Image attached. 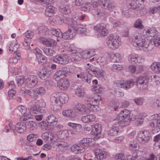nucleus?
<instances>
[{"instance_id": "nucleus-7", "label": "nucleus", "mask_w": 160, "mask_h": 160, "mask_svg": "<svg viewBox=\"0 0 160 160\" xmlns=\"http://www.w3.org/2000/svg\"><path fill=\"white\" fill-rule=\"evenodd\" d=\"M86 70L90 74L93 76H97L98 78L101 80L104 79L105 73L102 70L92 65H90L89 68H87Z\"/></svg>"}, {"instance_id": "nucleus-18", "label": "nucleus", "mask_w": 160, "mask_h": 160, "mask_svg": "<svg viewBox=\"0 0 160 160\" xmlns=\"http://www.w3.org/2000/svg\"><path fill=\"white\" fill-rule=\"evenodd\" d=\"M134 83L135 82L131 79L125 81H118V82L116 84L118 87L127 89L132 87Z\"/></svg>"}, {"instance_id": "nucleus-53", "label": "nucleus", "mask_w": 160, "mask_h": 160, "mask_svg": "<svg viewBox=\"0 0 160 160\" xmlns=\"http://www.w3.org/2000/svg\"><path fill=\"white\" fill-rule=\"evenodd\" d=\"M20 118V120L21 122H24L30 119L31 117V115L27 113L23 114Z\"/></svg>"}, {"instance_id": "nucleus-15", "label": "nucleus", "mask_w": 160, "mask_h": 160, "mask_svg": "<svg viewBox=\"0 0 160 160\" xmlns=\"http://www.w3.org/2000/svg\"><path fill=\"white\" fill-rule=\"evenodd\" d=\"M130 114L129 111L126 109H124L121 111L118 115L122 119L124 122V125H128L130 122V118L128 115Z\"/></svg>"}, {"instance_id": "nucleus-55", "label": "nucleus", "mask_w": 160, "mask_h": 160, "mask_svg": "<svg viewBox=\"0 0 160 160\" xmlns=\"http://www.w3.org/2000/svg\"><path fill=\"white\" fill-rule=\"evenodd\" d=\"M37 1L42 3L44 6H47L53 2V0H37Z\"/></svg>"}, {"instance_id": "nucleus-57", "label": "nucleus", "mask_w": 160, "mask_h": 160, "mask_svg": "<svg viewBox=\"0 0 160 160\" xmlns=\"http://www.w3.org/2000/svg\"><path fill=\"white\" fill-rule=\"evenodd\" d=\"M75 93L77 96L80 97H82L84 94V91L83 89L79 88L76 90Z\"/></svg>"}, {"instance_id": "nucleus-56", "label": "nucleus", "mask_w": 160, "mask_h": 160, "mask_svg": "<svg viewBox=\"0 0 160 160\" xmlns=\"http://www.w3.org/2000/svg\"><path fill=\"white\" fill-rule=\"evenodd\" d=\"M72 149L74 151H77V153H79L83 152L84 150H82L79 145H74L72 148Z\"/></svg>"}, {"instance_id": "nucleus-17", "label": "nucleus", "mask_w": 160, "mask_h": 160, "mask_svg": "<svg viewBox=\"0 0 160 160\" xmlns=\"http://www.w3.org/2000/svg\"><path fill=\"white\" fill-rule=\"evenodd\" d=\"M53 72V70H52L50 68H45L39 70L38 73L41 79L45 80L46 78L51 75Z\"/></svg>"}, {"instance_id": "nucleus-47", "label": "nucleus", "mask_w": 160, "mask_h": 160, "mask_svg": "<svg viewBox=\"0 0 160 160\" xmlns=\"http://www.w3.org/2000/svg\"><path fill=\"white\" fill-rule=\"evenodd\" d=\"M97 62L101 66V68L103 67L107 64V62L105 58L104 57H99L97 59Z\"/></svg>"}, {"instance_id": "nucleus-20", "label": "nucleus", "mask_w": 160, "mask_h": 160, "mask_svg": "<svg viewBox=\"0 0 160 160\" xmlns=\"http://www.w3.org/2000/svg\"><path fill=\"white\" fill-rule=\"evenodd\" d=\"M55 62L61 64H65L68 63L69 58L66 55H59L55 56L54 59Z\"/></svg>"}, {"instance_id": "nucleus-48", "label": "nucleus", "mask_w": 160, "mask_h": 160, "mask_svg": "<svg viewBox=\"0 0 160 160\" xmlns=\"http://www.w3.org/2000/svg\"><path fill=\"white\" fill-rule=\"evenodd\" d=\"M77 31L80 34L85 35H87L89 34V31L86 28L82 27H77Z\"/></svg>"}, {"instance_id": "nucleus-22", "label": "nucleus", "mask_w": 160, "mask_h": 160, "mask_svg": "<svg viewBox=\"0 0 160 160\" xmlns=\"http://www.w3.org/2000/svg\"><path fill=\"white\" fill-rule=\"evenodd\" d=\"M91 140L90 138H84L80 141L78 145L84 150L85 148H88L90 145V143L91 142Z\"/></svg>"}, {"instance_id": "nucleus-9", "label": "nucleus", "mask_w": 160, "mask_h": 160, "mask_svg": "<svg viewBox=\"0 0 160 160\" xmlns=\"http://www.w3.org/2000/svg\"><path fill=\"white\" fill-rule=\"evenodd\" d=\"M143 34L147 40L150 41L157 38L158 32L155 28H152L144 29L143 31Z\"/></svg>"}, {"instance_id": "nucleus-21", "label": "nucleus", "mask_w": 160, "mask_h": 160, "mask_svg": "<svg viewBox=\"0 0 160 160\" xmlns=\"http://www.w3.org/2000/svg\"><path fill=\"white\" fill-rule=\"evenodd\" d=\"M69 85V81L67 78L61 79L57 82L58 87L60 89L62 90L66 89Z\"/></svg>"}, {"instance_id": "nucleus-37", "label": "nucleus", "mask_w": 160, "mask_h": 160, "mask_svg": "<svg viewBox=\"0 0 160 160\" xmlns=\"http://www.w3.org/2000/svg\"><path fill=\"white\" fill-rule=\"evenodd\" d=\"M98 103L96 104L92 103H88L87 104V108L88 110V113H90L91 112H95L97 110V108H98L97 104Z\"/></svg>"}, {"instance_id": "nucleus-44", "label": "nucleus", "mask_w": 160, "mask_h": 160, "mask_svg": "<svg viewBox=\"0 0 160 160\" xmlns=\"http://www.w3.org/2000/svg\"><path fill=\"white\" fill-rule=\"evenodd\" d=\"M142 20L140 19H137L134 24V27L138 29H142L144 28V27L142 25Z\"/></svg>"}, {"instance_id": "nucleus-36", "label": "nucleus", "mask_w": 160, "mask_h": 160, "mask_svg": "<svg viewBox=\"0 0 160 160\" xmlns=\"http://www.w3.org/2000/svg\"><path fill=\"white\" fill-rule=\"evenodd\" d=\"M151 68L155 72L160 73V62L153 63L151 65Z\"/></svg>"}, {"instance_id": "nucleus-5", "label": "nucleus", "mask_w": 160, "mask_h": 160, "mask_svg": "<svg viewBox=\"0 0 160 160\" xmlns=\"http://www.w3.org/2000/svg\"><path fill=\"white\" fill-rule=\"evenodd\" d=\"M148 75L147 73H144L137 78L136 85L140 90H146L148 86Z\"/></svg>"}, {"instance_id": "nucleus-8", "label": "nucleus", "mask_w": 160, "mask_h": 160, "mask_svg": "<svg viewBox=\"0 0 160 160\" xmlns=\"http://www.w3.org/2000/svg\"><path fill=\"white\" fill-rule=\"evenodd\" d=\"M160 113L151 116V118L154 121L150 123V126L152 128L153 133L158 132L160 131Z\"/></svg>"}, {"instance_id": "nucleus-3", "label": "nucleus", "mask_w": 160, "mask_h": 160, "mask_svg": "<svg viewBox=\"0 0 160 160\" xmlns=\"http://www.w3.org/2000/svg\"><path fill=\"white\" fill-rule=\"evenodd\" d=\"M144 1V0H127V3L130 8L136 10L138 11V13L141 14L142 11H145L143 4Z\"/></svg>"}, {"instance_id": "nucleus-14", "label": "nucleus", "mask_w": 160, "mask_h": 160, "mask_svg": "<svg viewBox=\"0 0 160 160\" xmlns=\"http://www.w3.org/2000/svg\"><path fill=\"white\" fill-rule=\"evenodd\" d=\"M92 134L95 135L94 138L95 139H98L102 138L104 136L101 135V132L102 130V127L101 124L98 123H96L92 126Z\"/></svg>"}, {"instance_id": "nucleus-39", "label": "nucleus", "mask_w": 160, "mask_h": 160, "mask_svg": "<svg viewBox=\"0 0 160 160\" xmlns=\"http://www.w3.org/2000/svg\"><path fill=\"white\" fill-rule=\"evenodd\" d=\"M66 75L61 70H59L53 76V78L56 80H58L59 79H62Z\"/></svg>"}, {"instance_id": "nucleus-58", "label": "nucleus", "mask_w": 160, "mask_h": 160, "mask_svg": "<svg viewBox=\"0 0 160 160\" xmlns=\"http://www.w3.org/2000/svg\"><path fill=\"white\" fill-rule=\"evenodd\" d=\"M73 112L71 110H64L62 112V114L66 117H72Z\"/></svg>"}, {"instance_id": "nucleus-49", "label": "nucleus", "mask_w": 160, "mask_h": 160, "mask_svg": "<svg viewBox=\"0 0 160 160\" xmlns=\"http://www.w3.org/2000/svg\"><path fill=\"white\" fill-rule=\"evenodd\" d=\"M86 100L88 102V103L94 104L95 103H96L97 104V103H98L99 101H101V99H96L93 98L87 97Z\"/></svg>"}, {"instance_id": "nucleus-40", "label": "nucleus", "mask_w": 160, "mask_h": 160, "mask_svg": "<svg viewBox=\"0 0 160 160\" xmlns=\"http://www.w3.org/2000/svg\"><path fill=\"white\" fill-rule=\"evenodd\" d=\"M111 57H113L112 60L113 62H121L122 61V57L119 53H113L111 55Z\"/></svg>"}, {"instance_id": "nucleus-11", "label": "nucleus", "mask_w": 160, "mask_h": 160, "mask_svg": "<svg viewBox=\"0 0 160 160\" xmlns=\"http://www.w3.org/2000/svg\"><path fill=\"white\" fill-rule=\"evenodd\" d=\"M151 138V134L148 131H140L138 133L137 139L141 143L148 142Z\"/></svg>"}, {"instance_id": "nucleus-41", "label": "nucleus", "mask_w": 160, "mask_h": 160, "mask_svg": "<svg viewBox=\"0 0 160 160\" xmlns=\"http://www.w3.org/2000/svg\"><path fill=\"white\" fill-rule=\"evenodd\" d=\"M92 79V78L90 77L88 73L86 72H85L84 75H83L82 78L81 79V81L88 84H90Z\"/></svg>"}, {"instance_id": "nucleus-34", "label": "nucleus", "mask_w": 160, "mask_h": 160, "mask_svg": "<svg viewBox=\"0 0 160 160\" xmlns=\"http://www.w3.org/2000/svg\"><path fill=\"white\" fill-rule=\"evenodd\" d=\"M80 19L78 15H76L73 18L72 23L70 25L74 26L77 29V26L80 24Z\"/></svg>"}, {"instance_id": "nucleus-63", "label": "nucleus", "mask_w": 160, "mask_h": 160, "mask_svg": "<svg viewBox=\"0 0 160 160\" xmlns=\"http://www.w3.org/2000/svg\"><path fill=\"white\" fill-rule=\"evenodd\" d=\"M122 68V65L119 64H114L112 67V69L114 71L121 70Z\"/></svg>"}, {"instance_id": "nucleus-29", "label": "nucleus", "mask_w": 160, "mask_h": 160, "mask_svg": "<svg viewBox=\"0 0 160 160\" xmlns=\"http://www.w3.org/2000/svg\"><path fill=\"white\" fill-rule=\"evenodd\" d=\"M58 120V118L53 115L48 116L47 118L48 123L50 124L52 126L56 125L57 124Z\"/></svg>"}, {"instance_id": "nucleus-50", "label": "nucleus", "mask_w": 160, "mask_h": 160, "mask_svg": "<svg viewBox=\"0 0 160 160\" xmlns=\"http://www.w3.org/2000/svg\"><path fill=\"white\" fill-rule=\"evenodd\" d=\"M72 57L74 60L76 61H80L82 57L81 55L78 52H76L75 53L72 52L71 54Z\"/></svg>"}, {"instance_id": "nucleus-54", "label": "nucleus", "mask_w": 160, "mask_h": 160, "mask_svg": "<svg viewBox=\"0 0 160 160\" xmlns=\"http://www.w3.org/2000/svg\"><path fill=\"white\" fill-rule=\"evenodd\" d=\"M92 6V5L90 3H85L82 6V10L85 12H88Z\"/></svg>"}, {"instance_id": "nucleus-43", "label": "nucleus", "mask_w": 160, "mask_h": 160, "mask_svg": "<svg viewBox=\"0 0 160 160\" xmlns=\"http://www.w3.org/2000/svg\"><path fill=\"white\" fill-rule=\"evenodd\" d=\"M49 32V30L46 27L42 26L40 27L39 33L40 35L45 36L48 35Z\"/></svg>"}, {"instance_id": "nucleus-33", "label": "nucleus", "mask_w": 160, "mask_h": 160, "mask_svg": "<svg viewBox=\"0 0 160 160\" xmlns=\"http://www.w3.org/2000/svg\"><path fill=\"white\" fill-rule=\"evenodd\" d=\"M119 126H115L113 125L110 129L108 132V135L110 136H114L117 135L119 132Z\"/></svg>"}, {"instance_id": "nucleus-64", "label": "nucleus", "mask_w": 160, "mask_h": 160, "mask_svg": "<svg viewBox=\"0 0 160 160\" xmlns=\"http://www.w3.org/2000/svg\"><path fill=\"white\" fill-rule=\"evenodd\" d=\"M16 110L19 111L22 114L25 113L27 111V108L23 105L18 106Z\"/></svg>"}, {"instance_id": "nucleus-24", "label": "nucleus", "mask_w": 160, "mask_h": 160, "mask_svg": "<svg viewBox=\"0 0 160 160\" xmlns=\"http://www.w3.org/2000/svg\"><path fill=\"white\" fill-rule=\"evenodd\" d=\"M64 21V16L62 14H59L55 16L51 22L52 24L53 22L55 24H61Z\"/></svg>"}, {"instance_id": "nucleus-31", "label": "nucleus", "mask_w": 160, "mask_h": 160, "mask_svg": "<svg viewBox=\"0 0 160 160\" xmlns=\"http://www.w3.org/2000/svg\"><path fill=\"white\" fill-rule=\"evenodd\" d=\"M118 115L116 118L113 120L112 121V123L115 126V125H118L121 127H124L127 126V125H124L125 124L123 121L120 119V118Z\"/></svg>"}, {"instance_id": "nucleus-61", "label": "nucleus", "mask_w": 160, "mask_h": 160, "mask_svg": "<svg viewBox=\"0 0 160 160\" xmlns=\"http://www.w3.org/2000/svg\"><path fill=\"white\" fill-rule=\"evenodd\" d=\"M139 146L137 143L130 144L129 148L130 150L132 151H136L138 150Z\"/></svg>"}, {"instance_id": "nucleus-4", "label": "nucleus", "mask_w": 160, "mask_h": 160, "mask_svg": "<svg viewBox=\"0 0 160 160\" xmlns=\"http://www.w3.org/2000/svg\"><path fill=\"white\" fill-rule=\"evenodd\" d=\"M119 37L116 34H111L107 39V43L108 47L112 49L118 48L121 45V42L119 40Z\"/></svg>"}, {"instance_id": "nucleus-16", "label": "nucleus", "mask_w": 160, "mask_h": 160, "mask_svg": "<svg viewBox=\"0 0 160 160\" xmlns=\"http://www.w3.org/2000/svg\"><path fill=\"white\" fill-rule=\"evenodd\" d=\"M38 82V78L34 75L29 76L25 80L26 86L29 88L35 86Z\"/></svg>"}, {"instance_id": "nucleus-2", "label": "nucleus", "mask_w": 160, "mask_h": 160, "mask_svg": "<svg viewBox=\"0 0 160 160\" xmlns=\"http://www.w3.org/2000/svg\"><path fill=\"white\" fill-rule=\"evenodd\" d=\"M50 99L52 109L53 111H57L61 108L62 104L67 102L68 97L66 93L58 92L52 94Z\"/></svg>"}, {"instance_id": "nucleus-27", "label": "nucleus", "mask_w": 160, "mask_h": 160, "mask_svg": "<svg viewBox=\"0 0 160 160\" xmlns=\"http://www.w3.org/2000/svg\"><path fill=\"white\" fill-rule=\"evenodd\" d=\"M44 111L41 108L39 105H34L31 107L30 109V112L31 114H37L39 112H43Z\"/></svg>"}, {"instance_id": "nucleus-6", "label": "nucleus", "mask_w": 160, "mask_h": 160, "mask_svg": "<svg viewBox=\"0 0 160 160\" xmlns=\"http://www.w3.org/2000/svg\"><path fill=\"white\" fill-rule=\"evenodd\" d=\"M94 2L95 3V5L98 4L102 8L110 11L116 7L115 3L110 0H94Z\"/></svg>"}, {"instance_id": "nucleus-12", "label": "nucleus", "mask_w": 160, "mask_h": 160, "mask_svg": "<svg viewBox=\"0 0 160 160\" xmlns=\"http://www.w3.org/2000/svg\"><path fill=\"white\" fill-rule=\"evenodd\" d=\"M76 32L77 28L74 26L69 25L68 30L62 33V38L65 39H71L75 35Z\"/></svg>"}, {"instance_id": "nucleus-13", "label": "nucleus", "mask_w": 160, "mask_h": 160, "mask_svg": "<svg viewBox=\"0 0 160 160\" xmlns=\"http://www.w3.org/2000/svg\"><path fill=\"white\" fill-rule=\"evenodd\" d=\"M94 29L98 33V37L105 36L108 33V31L106 28V25L103 23L98 24L95 26Z\"/></svg>"}, {"instance_id": "nucleus-1", "label": "nucleus", "mask_w": 160, "mask_h": 160, "mask_svg": "<svg viewBox=\"0 0 160 160\" xmlns=\"http://www.w3.org/2000/svg\"><path fill=\"white\" fill-rule=\"evenodd\" d=\"M130 40L134 46L142 47L146 51H150L152 48V45L149 41H146L143 34L142 35L136 31L132 32Z\"/></svg>"}, {"instance_id": "nucleus-45", "label": "nucleus", "mask_w": 160, "mask_h": 160, "mask_svg": "<svg viewBox=\"0 0 160 160\" xmlns=\"http://www.w3.org/2000/svg\"><path fill=\"white\" fill-rule=\"evenodd\" d=\"M37 59L38 60L39 64L40 65L44 64L46 63L47 61V58L43 55L38 56Z\"/></svg>"}, {"instance_id": "nucleus-42", "label": "nucleus", "mask_w": 160, "mask_h": 160, "mask_svg": "<svg viewBox=\"0 0 160 160\" xmlns=\"http://www.w3.org/2000/svg\"><path fill=\"white\" fill-rule=\"evenodd\" d=\"M14 41L10 42L9 47V51L10 52H15L17 50L18 45Z\"/></svg>"}, {"instance_id": "nucleus-51", "label": "nucleus", "mask_w": 160, "mask_h": 160, "mask_svg": "<svg viewBox=\"0 0 160 160\" xmlns=\"http://www.w3.org/2000/svg\"><path fill=\"white\" fill-rule=\"evenodd\" d=\"M16 80L18 86H22L24 83V78L23 76H17Z\"/></svg>"}, {"instance_id": "nucleus-10", "label": "nucleus", "mask_w": 160, "mask_h": 160, "mask_svg": "<svg viewBox=\"0 0 160 160\" xmlns=\"http://www.w3.org/2000/svg\"><path fill=\"white\" fill-rule=\"evenodd\" d=\"M10 130L15 132V131L19 133H22L24 132L26 130V127L25 124L22 122H18L15 125L12 123H9V124Z\"/></svg>"}, {"instance_id": "nucleus-60", "label": "nucleus", "mask_w": 160, "mask_h": 160, "mask_svg": "<svg viewBox=\"0 0 160 160\" xmlns=\"http://www.w3.org/2000/svg\"><path fill=\"white\" fill-rule=\"evenodd\" d=\"M92 90L97 93H100L102 91V88L100 85H97L94 86Z\"/></svg>"}, {"instance_id": "nucleus-25", "label": "nucleus", "mask_w": 160, "mask_h": 160, "mask_svg": "<svg viewBox=\"0 0 160 160\" xmlns=\"http://www.w3.org/2000/svg\"><path fill=\"white\" fill-rule=\"evenodd\" d=\"M77 110L79 111L82 114H87L88 113L89 111L85 105L79 103L76 106Z\"/></svg>"}, {"instance_id": "nucleus-59", "label": "nucleus", "mask_w": 160, "mask_h": 160, "mask_svg": "<svg viewBox=\"0 0 160 160\" xmlns=\"http://www.w3.org/2000/svg\"><path fill=\"white\" fill-rule=\"evenodd\" d=\"M135 102L138 105L141 106L143 103L144 99L142 98H135L134 100Z\"/></svg>"}, {"instance_id": "nucleus-28", "label": "nucleus", "mask_w": 160, "mask_h": 160, "mask_svg": "<svg viewBox=\"0 0 160 160\" xmlns=\"http://www.w3.org/2000/svg\"><path fill=\"white\" fill-rule=\"evenodd\" d=\"M56 11V9L52 6L50 5L46 8L45 13L48 17H51L54 14Z\"/></svg>"}, {"instance_id": "nucleus-35", "label": "nucleus", "mask_w": 160, "mask_h": 160, "mask_svg": "<svg viewBox=\"0 0 160 160\" xmlns=\"http://www.w3.org/2000/svg\"><path fill=\"white\" fill-rule=\"evenodd\" d=\"M50 31L51 33L53 35L58 38H62V33L60 29L52 28H51Z\"/></svg>"}, {"instance_id": "nucleus-46", "label": "nucleus", "mask_w": 160, "mask_h": 160, "mask_svg": "<svg viewBox=\"0 0 160 160\" xmlns=\"http://www.w3.org/2000/svg\"><path fill=\"white\" fill-rule=\"evenodd\" d=\"M38 124L43 130H47L50 128V125L47 123L45 121H42L40 122L39 124L38 123Z\"/></svg>"}, {"instance_id": "nucleus-26", "label": "nucleus", "mask_w": 160, "mask_h": 160, "mask_svg": "<svg viewBox=\"0 0 160 160\" xmlns=\"http://www.w3.org/2000/svg\"><path fill=\"white\" fill-rule=\"evenodd\" d=\"M96 117L93 114H89L82 117L81 121L84 123H89L94 121Z\"/></svg>"}, {"instance_id": "nucleus-23", "label": "nucleus", "mask_w": 160, "mask_h": 160, "mask_svg": "<svg viewBox=\"0 0 160 160\" xmlns=\"http://www.w3.org/2000/svg\"><path fill=\"white\" fill-rule=\"evenodd\" d=\"M41 42L43 44L51 47H54L57 43L55 40L50 38H42L41 40Z\"/></svg>"}, {"instance_id": "nucleus-62", "label": "nucleus", "mask_w": 160, "mask_h": 160, "mask_svg": "<svg viewBox=\"0 0 160 160\" xmlns=\"http://www.w3.org/2000/svg\"><path fill=\"white\" fill-rule=\"evenodd\" d=\"M68 124L69 126L71 127L75 130H77L78 128L79 129L81 128V126L80 124H77L76 123L69 122L68 123Z\"/></svg>"}, {"instance_id": "nucleus-52", "label": "nucleus", "mask_w": 160, "mask_h": 160, "mask_svg": "<svg viewBox=\"0 0 160 160\" xmlns=\"http://www.w3.org/2000/svg\"><path fill=\"white\" fill-rule=\"evenodd\" d=\"M46 90L43 87H39L35 89V94H38L40 95H43L46 93Z\"/></svg>"}, {"instance_id": "nucleus-30", "label": "nucleus", "mask_w": 160, "mask_h": 160, "mask_svg": "<svg viewBox=\"0 0 160 160\" xmlns=\"http://www.w3.org/2000/svg\"><path fill=\"white\" fill-rule=\"evenodd\" d=\"M93 152L95 156L97 157L96 158H98V160H102L104 158L105 153L104 152L99 149H95Z\"/></svg>"}, {"instance_id": "nucleus-38", "label": "nucleus", "mask_w": 160, "mask_h": 160, "mask_svg": "<svg viewBox=\"0 0 160 160\" xmlns=\"http://www.w3.org/2000/svg\"><path fill=\"white\" fill-rule=\"evenodd\" d=\"M60 10L61 12L65 14H68L71 13V10L69 6L68 5L61 6L60 7Z\"/></svg>"}, {"instance_id": "nucleus-32", "label": "nucleus", "mask_w": 160, "mask_h": 160, "mask_svg": "<svg viewBox=\"0 0 160 160\" xmlns=\"http://www.w3.org/2000/svg\"><path fill=\"white\" fill-rule=\"evenodd\" d=\"M42 50L44 53L48 56H52L56 53V52L54 50L48 48L44 47Z\"/></svg>"}, {"instance_id": "nucleus-19", "label": "nucleus", "mask_w": 160, "mask_h": 160, "mask_svg": "<svg viewBox=\"0 0 160 160\" xmlns=\"http://www.w3.org/2000/svg\"><path fill=\"white\" fill-rule=\"evenodd\" d=\"M128 61L132 64H138L142 63L143 59L138 57V55L133 53L129 55L128 56Z\"/></svg>"}]
</instances>
